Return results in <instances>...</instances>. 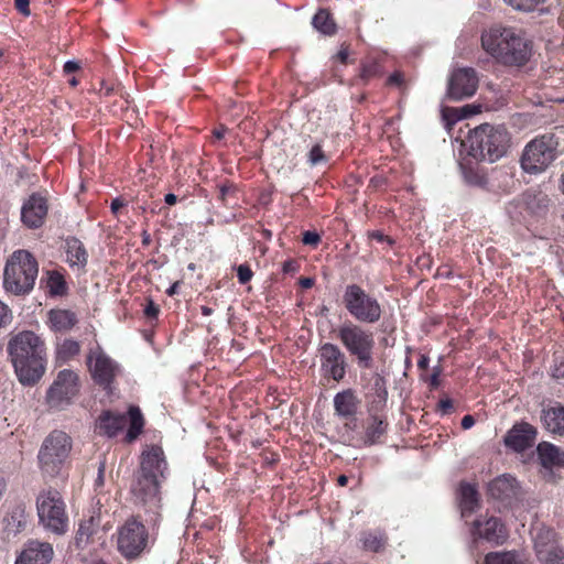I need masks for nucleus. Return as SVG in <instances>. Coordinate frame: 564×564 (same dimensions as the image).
Listing matches in <instances>:
<instances>
[{
  "instance_id": "1",
  "label": "nucleus",
  "mask_w": 564,
  "mask_h": 564,
  "mask_svg": "<svg viewBox=\"0 0 564 564\" xmlns=\"http://www.w3.org/2000/svg\"><path fill=\"white\" fill-rule=\"evenodd\" d=\"M167 462L162 447L148 446L140 456V466L134 473L130 492L135 506L154 514L161 509V485L166 479Z\"/></svg>"
},
{
  "instance_id": "2",
  "label": "nucleus",
  "mask_w": 564,
  "mask_h": 564,
  "mask_svg": "<svg viewBox=\"0 0 564 564\" xmlns=\"http://www.w3.org/2000/svg\"><path fill=\"white\" fill-rule=\"evenodd\" d=\"M481 47L498 64L521 67L532 56V44L521 30L494 25L481 34Z\"/></svg>"
},
{
  "instance_id": "3",
  "label": "nucleus",
  "mask_w": 564,
  "mask_h": 564,
  "mask_svg": "<svg viewBox=\"0 0 564 564\" xmlns=\"http://www.w3.org/2000/svg\"><path fill=\"white\" fill-rule=\"evenodd\" d=\"M7 351L19 381L34 386L45 371V345L33 332L24 330L12 336Z\"/></svg>"
},
{
  "instance_id": "4",
  "label": "nucleus",
  "mask_w": 564,
  "mask_h": 564,
  "mask_svg": "<svg viewBox=\"0 0 564 564\" xmlns=\"http://www.w3.org/2000/svg\"><path fill=\"white\" fill-rule=\"evenodd\" d=\"M39 274V263L33 254L24 249L14 251L7 260L3 271V288L14 295L30 293Z\"/></svg>"
},
{
  "instance_id": "5",
  "label": "nucleus",
  "mask_w": 564,
  "mask_h": 564,
  "mask_svg": "<svg viewBox=\"0 0 564 564\" xmlns=\"http://www.w3.org/2000/svg\"><path fill=\"white\" fill-rule=\"evenodd\" d=\"M468 142L470 155L494 163L507 153L510 137L505 127L484 123L470 131Z\"/></svg>"
},
{
  "instance_id": "6",
  "label": "nucleus",
  "mask_w": 564,
  "mask_h": 564,
  "mask_svg": "<svg viewBox=\"0 0 564 564\" xmlns=\"http://www.w3.org/2000/svg\"><path fill=\"white\" fill-rule=\"evenodd\" d=\"M336 334L349 355L357 359L359 367L370 368L372 366L376 341L371 330L348 321L338 326Z\"/></svg>"
},
{
  "instance_id": "7",
  "label": "nucleus",
  "mask_w": 564,
  "mask_h": 564,
  "mask_svg": "<svg viewBox=\"0 0 564 564\" xmlns=\"http://www.w3.org/2000/svg\"><path fill=\"white\" fill-rule=\"evenodd\" d=\"M73 447L72 438L63 431L51 432L43 441L39 454V467L43 475H61Z\"/></svg>"
},
{
  "instance_id": "8",
  "label": "nucleus",
  "mask_w": 564,
  "mask_h": 564,
  "mask_svg": "<svg viewBox=\"0 0 564 564\" xmlns=\"http://www.w3.org/2000/svg\"><path fill=\"white\" fill-rule=\"evenodd\" d=\"M36 509L40 524L48 532L63 535L68 530V516L62 495L48 489L39 495Z\"/></svg>"
},
{
  "instance_id": "9",
  "label": "nucleus",
  "mask_w": 564,
  "mask_h": 564,
  "mask_svg": "<svg viewBox=\"0 0 564 564\" xmlns=\"http://www.w3.org/2000/svg\"><path fill=\"white\" fill-rule=\"evenodd\" d=\"M343 303L349 315L360 323L375 324L381 318L382 308L378 300L358 284L345 288Z\"/></svg>"
},
{
  "instance_id": "10",
  "label": "nucleus",
  "mask_w": 564,
  "mask_h": 564,
  "mask_svg": "<svg viewBox=\"0 0 564 564\" xmlns=\"http://www.w3.org/2000/svg\"><path fill=\"white\" fill-rule=\"evenodd\" d=\"M557 143L552 135H541L531 140L523 149L520 164L529 174L544 172L556 158Z\"/></svg>"
},
{
  "instance_id": "11",
  "label": "nucleus",
  "mask_w": 564,
  "mask_h": 564,
  "mask_svg": "<svg viewBox=\"0 0 564 564\" xmlns=\"http://www.w3.org/2000/svg\"><path fill=\"white\" fill-rule=\"evenodd\" d=\"M150 535L145 525L135 518L128 519L117 532V547L128 558H138L149 546Z\"/></svg>"
},
{
  "instance_id": "12",
  "label": "nucleus",
  "mask_w": 564,
  "mask_h": 564,
  "mask_svg": "<svg viewBox=\"0 0 564 564\" xmlns=\"http://www.w3.org/2000/svg\"><path fill=\"white\" fill-rule=\"evenodd\" d=\"M478 87V77L473 68H458L449 77L447 86V97L451 100L458 101L471 97Z\"/></svg>"
},
{
  "instance_id": "13",
  "label": "nucleus",
  "mask_w": 564,
  "mask_h": 564,
  "mask_svg": "<svg viewBox=\"0 0 564 564\" xmlns=\"http://www.w3.org/2000/svg\"><path fill=\"white\" fill-rule=\"evenodd\" d=\"M321 368L325 377L340 381L346 375L347 360L340 348L330 343L322 345L319 349Z\"/></svg>"
},
{
  "instance_id": "14",
  "label": "nucleus",
  "mask_w": 564,
  "mask_h": 564,
  "mask_svg": "<svg viewBox=\"0 0 564 564\" xmlns=\"http://www.w3.org/2000/svg\"><path fill=\"white\" fill-rule=\"evenodd\" d=\"M550 204L549 196L540 189H528L524 192L517 202H512L508 206V213L512 218L519 219L516 215V209H524L529 215L541 216L543 215Z\"/></svg>"
},
{
  "instance_id": "15",
  "label": "nucleus",
  "mask_w": 564,
  "mask_h": 564,
  "mask_svg": "<svg viewBox=\"0 0 564 564\" xmlns=\"http://www.w3.org/2000/svg\"><path fill=\"white\" fill-rule=\"evenodd\" d=\"M87 361L94 380L105 388L110 386L119 372L118 365L101 350L91 351Z\"/></svg>"
},
{
  "instance_id": "16",
  "label": "nucleus",
  "mask_w": 564,
  "mask_h": 564,
  "mask_svg": "<svg viewBox=\"0 0 564 564\" xmlns=\"http://www.w3.org/2000/svg\"><path fill=\"white\" fill-rule=\"evenodd\" d=\"M361 379L366 381L365 397L369 404V411L376 414L380 412L387 404V382L384 378L378 372H373L368 376L364 375Z\"/></svg>"
},
{
  "instance_id": "17",
  "label": "nucleus",
  "mask_w": 564,
  "mask_h": 564,
  "mask_svg": "<svg viewBox=\"0 0 564 564\" xmlns=\"http://www.w3.org/2000/svg\"><path fill=\"white\" fill-rule=\"evenodd\" d=\"M77 392V375L72 370H62L47 392L51 404L57 405L69 400Z\"/></svg>"
},
{
  "instance_id": "18",
  "label": "nucleus",
  "mask_w": 564,
  "mask_h": 564,
  "mask_svg": "<svg viewBox=\"0 0 564 564\" xmlns=\"http://www.w3.org/2000/svg\"><path fill=\"white\" fill-rule=\"evenodd\" d=\"M47 202L37 194H32L21 208V220L29 228H39L47 215Z\"/></svg>"
},
{
  "instance_id": "19",
  "label": "nucleus",
  "mask_w": 564,
  "mask_h": 564,
  "mask_svg": "<svg viewBox=\"0 0 564 564\" xmlns=\"http://www.w3.org/2000/svg\"><path fill=\"white\" fill-rule=\"evenodd\" d=\"M536 437V430L533 425L521 422L512 426L505 437V444L517 452L531 447Z\"/></svg>"
},
{
  "instance_id": "20",
  "label": "nucleus",
  "mask_w": 564,
  "mask_h": 564,
  "mask_svg": "<svg viewBox=\"0 0 564 564\" xmlns=\"http://www.w3.org/2000/svg\"><path fill=\"white\" fill-rule=\"evenodd\" d=\"M532 536L539 561H547V564H551L550 556L557 551L564 550V547L556 545L555 533L546 527H535L532 531Z\"/></svg>"
},
{
  "instance_id": "21",
  "label": "nucleus",
  "mask_w": 564,
  "mask_h": 564,
  "mask_svg": "<svg viewBox=\"0 0 564 564\" xmlns=\"http://www.w3.org/2000/svg\"><path fill=\"white\" fill-rule=\"evenodd\" d=\"M53 546L47 542L30 541L15 564H48L53 557Z\"/></svg>"
},
{
  "instance_id": "22",
  "label": "nucleus",
  "mask_w": 564,
  "mask_h": 564,
  "mask_svg": "<svg viewBox=\"0 0 564 564\" xmlns=\"http://www.w3.org/2000/svg\"><path fill=\"white\" fill-rule=\"evenodd\" d=\"M473 534L497 544L502 543L507 536L503 525L494 517L485 520L477 519L474 522Z\"/></svg>"
},
{
  "instance_id": "23",
  "label": "nucleus",
  "mask_w": 564,
  "mask_h": 564,
  "mask_svg": "<svg viewBox=\"0 0 564 564\" xmlns=\"http://www.w3.org/2000/svg\"><path fill=\"white\" fill-rule=\"evenodd\" d=\"M66 262L70 268L82 271L88 262V253L83 242L70 237L65 242Z\"/></svg>"
},
{
  "instance_id": "24",
  "label": "nucleus",
  "mask_w": 564,
  "mask_h": 564,
  "mask_svg": "<svg viewBox=\"0 0 564 564\" xmlns=\"http://www.w3.org/2000/svg\"><path fill=\"white\" fill-rule=\"evenodd\" d=\"M543 426L553 434L564 435V405L556 404L542 411Z\"/></svg>"
},
{
  "instance_id": "25",
  "label": "nucleus",
  "mask_w": 564,
  "mask_h": 564,
  "mask_svg": "<svg viewBox=\"0 0 564 564\" xmlns=\"http://www.w3.org/2000/svg\"><path fill=\"white\" fill-rule=\"evenodd\" d=\"M538 455L545 468L564 467V449L551 443L543 442L539 444Z\"/></svg>"
},
{
  "instance_id": "26",
  "label": "nucleus",
  "mask_w": 564,
  "mask_h": 564,
  "mask_svg": "<svg viewBox=\"0 0 564 564\" xmlns=\"http://www.w3.org/2000/svg\"><path fill=\"white\" fill-rule=\"evenodd\" d=\"M127 423V419L123 414H115L111 412H105L100 415L97 429L100 434H105L112 437L123 429Z\"/></svg>"
},
{
  "instance_id": "27",
  "label": "nucleus",
  "mask_w": 564,
  "mask_h": 564,
  "mask_svg": "<svg viewBox=\"0 0 564 564\" xmlns=\"http://www.w3.org/2000/svg\"><path fill=\"white\" fill-rule=\"evenodd\" d=\"M77 323L76 314L68 310H51L48 312L50 327L55 332H67Z\"/></svg>"
},
{
  "instance_id": "28",
  "label": "nucleus",
  "mask_w": 564,
  "mask_h": 564,
  "mask_svg": "<svg viewBox=\"0 0 564 564\" xmlns=\"http://www.w3.org/2000/svg\"><path fill=\"white\" fill-rule=\"evenodd\" d=\"M99 527V516H90L88 519L83 520L75 536L76 546L84 549L89 543L91 536L98 532Z\"/></svg>"
},
{
  "instance_id": "29",
  "label": "nucleus",
  "mask_w": 564,
  "mask_h": 564,
  "mask_svg": "<svg viewBox=\"0 0 564 564\" xmlns=\"http://www.w3.org/2000/svg\"><path fill=\"white\" fill-rule=\"evenodd\" d=\"M459 495L462 517H469L479 506L478 492L473 485L463 484L460 486Z\"/></svg>"
},
{
  "instance_id": "30",
  "label": "nucleus",
  "mask_w": 564,
  "mask_h": 564,
  "mask_svg": "<svg viewBox=\"0 0 564 564\" xmlns=\"http://www.w3.org/2000/svg\"><path fill=\"white\" fill-rule=\"evenodd\" d=\"M516 478L502 475L489 484L488 491L496 499L509 498L514 494Z\"/></svg>"
},
{
  "instance_id": "31",
  "label": "nucleus",
  "mask_w": 564,
  "mask_h": 564,
  "mask_svg": "<svg viewBox=\"0 0 564 564\" xmlns=\"http://www.w3.org/2000/svg\"><path fill=\"white\" fill-rule=\"evenodd\" d=\"M334 408L338 415L348 417L355 414L357 401L351 390L339 392L334 398Z\"/></svg>"
},
{
  "instance_id": "32",
  "label": "nucleus",
  "mask_w": 564,
  "mask_h": 564,
  "mask_svg": "<svg viewBox=\"0 0 564 564\" xmlns=\"http://www.w3.org/2000/svg\"><path fill=\"white\" fill-rule=\"evenodd\" d=\"M312 24L314 29L324 35H333L336 33V23L327 10L321 9L313 17Z\"/></svg>"
},
{
  "instance_id": "33",
  "label": "nucleus",
  "mask_w": 564,
  "mask_h": 564,
  "mask_svg": "<svg viewBox=\"0 0 564 564\" xmlns=\"http://www.w3.org/2000/svg\"><path fill=\"white\" fill-rule=\"evenodd\" d=\"M387 425L388 424L382 419L373 415L366 430V443H377L379 438L386 433Z\"/></svg>"
},
{
  "instance_id": "34",
  "label": "nucleus",
  "mask_w": 564,
  "mask_h": 564,
  "mask_svg": "<svg viewBox=\"0 0 564 564\" xmlns=\"http://www.w3.org/2000/svg\"><path fill=\"white\" fill-rule=\"evenodd\" d=\"M130 427L127 432L129 442L135 440L142 431L143 417L139 408L131 406L129 409Z\"/></svg>"
},
{
  "instance_id": "35",
  "label": "nucleus",
  "mask_w": 564,
  "mask_h": 564,
  "mask_svg": "<svg viewBox=\"0 0 564 564\" xmlns=\"http://www.w3.org/2000/svg\"><path fill=\"white\" fill-rule=\"evenodd\" d=\"M486 564H524L513 552H491L485 557Z\"/></svg>"
},
{
  "instance_id": "36",
  "label": "nucleus",
  "mask_w": 564,
  "mask_h": 564,
  "mask_svg": "<svg viewBox=\"0 0 564 564\" xmlns=\"http://www.w3.org/2000/svg\"><path fill=\"white\" fill-rule=\"evenodd\" d=\"M47 288L53 295H63L66 292L64 276L57 271L47 272Z\"/></svg>"
},
{
  "instance_id": "37",
  "label": "nucleus",
  "mask_w": 564,
  "mask_h": 564,
  "mask_svg": "<svg viewBox=\"0 0 564 564\" xmlns=\"http://www.w3.org/2000/svg\"><path fill=\"white\" fill-rule=\"evenodd\" d=\"M80 350L78 341L65 339L57 348V357L59 360L66 361L76 356Z\"/></svg>"
},
{
  "instance_id": "38",
  "label": "nucleus",
  "mask_w": 564,
  "mask_h": 564,
  "mask_svg": "<svg viewBox=\"0 0 564 564\" xmlns=\"http://www.w3.org/2000/svg\"><path fill=\"white\" fill-rule=\"evenodd\" d=\"M384 543L386 539L382 535L367 533L362 538L364 547L372 552L381 550L384 546Z\"/></svg>"
},
{
  "instance_id": "39",
  "label": "nucleus",
  "mask_w": 564,
  "mask_h": 564,
  "mask_svg": "<svg viewBox=\"0 0 564 564\" xmlns=\"http://www.w3.org/2000/svg\"><path fill=\"white\" fill-rule=\"evenodd\" d=\"M219 194L218 199L224 205L230 204V197H232L237 193V188L232 183L226 182L217 185Z\"/></svg>"
},
{
  "instance_id": "40",
  "label": "nucleus",
  "mask_w": 564,
  "mask_h": 564,
  "mask_svg": "<svg viewBox=\"0 0 564 564\" xmlns=\"http://www.w3.org/2000/svg\"><path fill=\"white\" fill-rule=\"evenodd\" d=\"M543 0H505L513 9L524 12L533 11Z\"/></svg>"
},
{
  "instance_id": "41",
  "label": "nucleus",
  "mask_w": 564,
  "mask_h": 564,
  "mask_svg": "<svg viewBox=\"0 0 564 564\" xmlns=\"http://www.w3.org/2000/svg\"><path fill=\"white\" fill-rule=\"evenodd\" d=\"M307 158H308L307 159L308 163L312 166H315V165H318V164L327 162V158H326V155H325V153L322 150V147L319 144H315V145L312 147V149L308 152Z\"/></svg>"
},
{
  "instance_id": "42",
  "label": "nucleus",
  "mask_w": 564,
  "mask_h": 564,
  "mask_svg": "<svg viewBox=\"0 0 564 564\" xmlns=\"http://www.w3.org/2000/svg\"><path fill=\"white\" fill-rule=\"evenodd\" d=\"M237 276L241 284L249 282L252 278V271L248 265L240 264L237 269Z\"/></svg>"
},
{
  "instance_id": "43",
  "label": "nucleus",
  "mask_w": 564,
  "mask_h": 564,
  "mask_svg": "<svg viewBox=\"0 0 564 564\" xmlns=\"http://www.w3.org/2000/svg\"><path fill=\"white\" fill-rule=\"evenodd\" d=\"M302 241L307 246H316L321 241V236L316 231H305Z\"/></svg>"
},
{
  "instance_id": "44",
  "label": "nucleus",
  "mask_w": 564,
  "mask_h": 564,
  "mask_svg": "<svg viewBox=\"0 0 564 564\" xmlns=\"http://www.w3.org/2000/svg\"><path fill=\"white\" fill-rule=\"evenodd\" d=\"M11 312L9 307L0 302V328L7 326L11 322Z\"/></svg>"
},
{
  "instance_id": "45",
  "label": "nucleus",
  "mask_w": 564,
  "mask_h": 564,
  "mask_svg": "<svg viewBox=\"0 0 564 564\" xmlns=\"http://www.w3.org/2000/svg\"><path fill=\"white\" fill-rule=\"evenodd\" d=\"M29 6H30L29 0H14L15 9L24 17H29L31 14Z\"/></svg>"
},
{
  "instance_id": "46",
  "label": "nucleus",
  "mask_w": 564,
  "mask_h": 564,
  "mask_svg": "<svg viewBox=\"0 0 564 564\" xmlns=\"http://www.w3.org/2000/svg\"><path fill=\"white\" fill-rule=\"evenodd\" d=\"M159 312V306L152 300H149L147 306L144 307V315L149 318H155Z\"/></svg>"
},
{
  "instance_id": "47",
  "label": "nucleus",
  "mask_w": 564,
  "mask_h": 564,
  "mask_svg": "<svg viewBox=\"0 0 564 564\" xmlns=\"http://www.w3.org/2000/svg\"><path fill=\"white\" fill-rule=\"evenodd\" d=\"M551 564H564V549L557 551L550 556ZM542 564H547V561H540Z\"/></svg>"
},
{
  "instance_id": "48",
  "label": "nucleus",
  "mask_w": 564,
  "mask_h": 564,
  "mask_svg": "<svg viewBox=\"0 0 564 564\" xmlns=\"http://www.w3.org/2000/svg\"><path fill=\"white\" fill-rule=\"evenodd\" d=\"M438 408L440 410L446 414L448 413L452 409H453V402L451 399H442L440 402H438Z\"/></svg>"
},
{
  "instance_id": "49",
  "label": "nucleus",
  "mask_w": 564,
  "mask_h": 564,
  "mask_svg": "<svg viewBox=\"0 0 564 564\" xmlns=\"http://www.w3.org/2000/svg\"><path fill=\"white\" fill-rule=\"evenodd\" d=\"M79 69V63L76 62V61H67L65 64H64V72L66 74H72V73H75L76 70Z\"/></svg>"
},
{
  "instance_id": "50",
  "label": "nucleus",
  "mask_w": 564,
  "mask_h": 564,
  "mask_svg": "<svg viewBox=\"0 0 564 564\" xmlns=\"http://www.w3.org/2000/svg\"><path fill=\"white\" fill-rule=\"evenodd\" d=\"M390 85L400 86L403 83V76L401 73H394L388 78Z\"/></svg>"
},
{
  "instance_id": "51",
  "label": "nucleus",
  "mask_w": 564,
  "mask_h": 564,
  "mask_svg": "<svg viewBox=\"0 0 564 564\" xmlns=\"http://www.w3.org/2000/svg\"><path fill=\"white\" fill-rule=\"evenodd\" d=\"M474 424H475V419L471 415H465L462 419V427L464 430H468V429L473 427Z\"/></svg>"
},
{
  "instance_id": "52",
  "label": "nucleus",
  "mask_w": 564,
  "mask_h": 564,
  "mask_svg": "<svg viewBox=\"0 0 564 564\" xmlns=\"http://www.w3.org/2000/svg\"><path fill=\"white\" fill-rule=\"evenodd\" d=\"M124 203L120 198H115L111 202L110 208L113 214H117L118 210L123 207Z\"/></svg>"
},
{
  "instance_id": "53",
  "label": "nucleus",
  "mask_w": 564,
  "mask_h": 564,
  "mask_svg": "<svg viewBox=\"0 0 564 564\" xmlns=\"http://www.w3.org/2000/svg\"><path fill=\"white\" fill-rule=\"evenodd\" d=\"M313 284H314V280L312 278H301L300 279V285L303 289H310L313 286Z\"/></svg>"
},
{
  "instance_id": "54",
  "label": "nucleus",
  "mask_w": 564,
  "mask_h": 564,
  "mask_svg": "<svg viewBox=\"0 0 564 564\" xmlns=\"http://www.w3.org/2000/svg\"><path fill=\"white\" fill-rule=\"evenodd\" d=\"M180 284H181V283H180L178 281L174 282V283H173V284H172V285L166 290L167 295H170V296L175 295V294L178 292Z\"/></svg>"
},
{
  "instance_id": "55",
  "label": "nucleus",
  "mask_w": 564,
  "mask_h": 564,
  "mask_svg": "<svg viewBox=\"0 0 564 564\" xmlns=\"http://www.w3.org/2000/svg\"><path fill=\"white\" fill-rule=\"evenodd\" d=\"M104 471H105V464L101 463L98 468V478H97V485L101 486L104 484Z\"/></svg>"
},
{
  "instance_id": "56",
  "label": "nucleus",
  "mask_w": 564,
  "mask_h": 564,
  "mask_svg": "<svg viewBox=\"0 0 564 564\" xmlns=\"http://www.w3.org/2000/svg\"><path fill=\"white\" fill-rule=\"evenodd\" d=\"M226 131L227 129L220 126L219 128L215 129L213 133L216 139L220 140L221 138H224Z\"/></svg>"
},
{
  "instance_id": "57",
  "label": "nucleus",
  "mask_w": 564,
  "mask_h": 564,
  "mask_svg": "<svg viewBox=\"0 0 564 564\" xmlns=\"http://www.w3.org/2000/svg\"><path fill=\"white\" fill-rule=\"evenodd\" d=\"M371 238H373V239H376V240H378V241H384V240H387V241L391 242V240H390L389 238H387V237H386L382 232H380V231H375V232H372V234H371Z\"/></svg>"
},
{
  "instance_id": "58",
  "label": "nucleus",
  "mask_w": 564,
  "mask_h": 564,
  "mask_svg": "<svg viewBox=\"0 0 564 564\" xmlns=\"http://www.w3.org/2000/svg\"><path fill=\"white\" fill-rule=\"evenodd\" d=\"M430 359L426 356H421L417 361L419 368L426 369L429 367Z\"/></svg>"
},
{
  "instance_id": "59",
  "label": "nucleus",
  "mask_w": 564,
  "mask_h": 564,
  "mask_svg": "<svg viewBox=\"0 0 564 564\" xmlns=\"http://www.w3.org/2000/svg\"><path fill=\"white\" fill-rule=\"evenodd\" d=\"M164 200L167 205H174L177 200V197L174 194L169 193L165 195Z\"/></svg>"
},
{
  "instance_id": "60",
  "label": "nucleus",
  "mask_w": 564,
  "mask_h": 564,
  "mask_svg": "<svg viewBox=\"0 0 564 564\" xmlns=\"http://www.w3.org/2000/svg\"><path fill=\"white\" fill-rule=\"evenodd\" d=\"M438 376H440V370L435 369L433 375L431 376V384L433 387H436L438 384Z\"/></svg>"
},
{
  "instance_id": "61",
  "label": "nucleus",
  "mask_w": 564,
  "mask_h": 564,
  "mask_svg": "<svg viewBox=\"0 0 564 564\" xmlns=\"http://www.w3.org/2000/svg\"><path fill=\"white\" fill-rule=\"evenodd\" d=\"M338 57L339 59L345 63L347 61V57H348V52L346 50H341L339 51L338 53Z\"/></svg>"
},
{
  "instance_id": "62",
  "label": "nucleus",
  "mask_w": 564,
  "mask_h": 564,
  "mask_svg": "<svg viewBox=\"0 0 564 564\" xmlns=\"http://www.w3.org/2000/svg\"><path fill=\"white\" fill-rule=\"evenodd\" d=\"M339 486H346L348 482V478L345 475H340L337 479Z\"/></svg>"
},
{
  "instance_id": "63",
  "label": "nucleus",
  "mask_w": 564,
  "mask_h": 564,
  "mask_svg": "<svg viewBox=\"0 0 564 564\" xmlns=\"http://www.w3.org/2000/svg\"><path fill=\"white\" fill-rule=\"evenodd\" d=\"M202 313H203V315H205V316H209V315H212V314H213V310H212L210 307L203 306V307H202Z\"/></svg>"
},
{
  "instance_id": "64",
  "label": "nucleus",
  "mask_w": 564,
  "mask_h": 564,
  "mask_svg": "<svg viewBox=\"0 0 564 564\" xmlns=\"http://www.w3.org/2000/svg\"><path fill=\"white\" fill-rule=\"evenodd\" d=\"M463 111H465V112H466V113H465V116H466V115H469V113H476V112H477V111H476V110H474V109L471 110V106H465V107L463 108Z\"/></svg>"
}]
</instances>
